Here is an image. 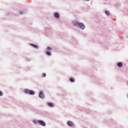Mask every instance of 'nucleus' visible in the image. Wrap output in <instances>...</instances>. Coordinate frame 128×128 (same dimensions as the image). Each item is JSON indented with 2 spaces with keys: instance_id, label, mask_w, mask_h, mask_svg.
<instances>
[{
  "instance_id": "obj_1",
  "label": "nucleus",
  "mask_w": 128,
  "mask_h": 128,
  "mask_svg": "<svg viewBox=\"0 0 128 128\" xmlns=\"http://www.w3.org/2000/svg\"><path fill=\"white\" fill-rule=\"evenodd\" d=\"M73 25L74 26H76V27H80V29H82V30H84L86 28L85 24L84 23H82V22H80L78 21H76V20H74L72 22Z\"/></svg>"
},
{
  "instance_id": "obj_2",
  "label": "nucleus",
  "mask_w": 128,
  "mask_h": 128,
  "mask_svg": "<svg viewBox=\"0 0 128 128\" xmlns=\"http://www.w3.org/2000/svg\"><path fill=\"white\" fill-rule=\"evenodd\" d=\"M24 93L26 94H30L31 96H34L35 94V92L34 90H30L28 88H25V90H24Z\"/></svg>"
},
{
  "instance_id": "obj_3",
  "label": "nucleus",
  "mask_w": 128,
  "mask_h": 128,
  "mask_svg": "<svg viewBox=\"0 0 128 128\" xmlns=\"http://www.w3.org/2000/svg\"><path fill=\"white\" fill-rule=\"evenodd\" d=\"M38 124H40V126H46V124L44 120H38Z\"/></svg>"
},
{
  "instance_id": "obj_4",
  "label": "nucleus",
  "mask_w": 128,
  "mask_h": 128,
  "mask_svg": "<svg viewBox=\"0 0 128 128\" xmlns=\"http://www.w3.org/2000/svg\"><path fill=\"white\" fill-rule=\"evenodd\" d=\"M39 98H44L45 96L43 92H40L39 94Z\"/></svg>"
},
{
  "instance_id": "obj_5",
  "label": "nucleus",
  "mask_w": 128,
  "mask_h": 128,
  "mask_svg": "<svg viewBox=\"0 0 128 128\" xmlns=\"http://www.w3.org/2000/svg\"><path fill=\"white\" fill-rule=\"evenodd\" d=\"M54 16L56 18H60V14L58 12H55V13H54Z\"/></svg>"
},
{
  "instance_id": "obj_6",
  "label": "nucleus",
  "mask_w": 128,
  "mask_h": 128,
  "mask_svg": "<svg viewBox=\"0 0 128 128\" xmlns=\"http://www.w3.org/2000/svg\"><path fill=\"white\" fill-rule=\"evenodd\" d=\"M67 124H68V126H74V124H73L72 122H71V120H68L67 122Z\"/></svg>"
},
{
  "instance_id": "obj_7",
  "label": "nucleus",
  "mask_w": 128,
  "mask_h": 128,
  "mask_svg": "<svg viewBox=\"0 0 128 128\" xmlns=\"http://www.w3.org/2000/svg\"><path fill=\"white\" fill-rule=\"evenodd\" d=\"M48 105L50 106V108H54V106L52 102H48Z\"/></svg>"
},
{
  "instance_id": "obj_8",
  "label": "nucleus",
  "mask_w": 128,
  "mask_h": 128,
  "mask_svg": "<svg viewBox=\"0 0 128 128\" xmlns=\"http://www.w3.org/2000/svg\"><path fill=\"white\" fill-rule=\"evenodd\" d=\"M117 65L118 68H122V65H123L122 62H118Z\"/></svg>"
},
{
  "instance_id": "obj_9",
  "label": "nucleus",
  "mask_w": 128,
  "mask_h": 128,
  "mask_svg": "<svg viewBox=\"0 0 128 128\" xmlns=\"http://www.w3.org/2000/svg\"><path fill=\"white\" fill-rule=\"evenodd\" d=\"M46 53L49 56H50L52 55V52L51 51H50L49 50H47L46 51Z\"/></svg>"
},
{
  "instance_id": "obj_10",
  "label": "nucleus",
  "mask_w": 128,
  "mask_h": 128,
  "mask_svg": "<svg viewBox=\"0 0 128 128\" xmlns=\"http://www.w3.org/2000/svg\"><path fill=\"white\" fill-rule=\"evenodd\" d=\"M30 45L32 46H33L34 47H35L36 48H39V46L38 45H36V44H34L33 43H30Z\"/></svg>"
},
{
  "instance_id": "obj_11",
  "label": "nucleus",
  "mask_w": 128,
  "mask_h": 128,
  "mask_svg": "<svg viewBox=\"0 0 128 128\" xmlns=\"http://www.w3.org/2000/svg\"><path fill=\"white\" fill-rule=\"evenodd\" d=\"M70 82H75V79H74L73 77H70Z\"/></svg>"
},
{
  "instance_id": "obj_12",
  "label": "nucleus",
  "mask_w": 128,
  "mask_h": 128,
  "mask_svg": "<svg viewBox=\"0 0 128 128\" xmlns=\"http://www.w3.org/2000/svg\"><path fill=\"white\" fill-rule=\"evenodd\" d=\"M33 122L35 124H39V120H33Z\"/></svg>"
},
{
  "instance_id": "obj_13",
  "label": "nucleus",
  "mask_w": 128,
  "mask_h": 128,
  "mask_svg": "<svg viewBox=\"0 0 128 128\" xmlns=\"http://www.w3.org/2000/svg\"><path fill=\"white\" fill-rule=\"evenodd\" d=\"M105 13L106 15H108V16H110V12L108 10L105 11Z\"/></svg>"
},
{
  "instance_id": "obj_14",
  "label": "nucleus",
  "mask_w": 128,
  "mask_h": 128,
  "mask_svg": "<svg viewBox=\"0 0 128 128\" xmlns=\"http://www.w3.org/2000/svg\"><path fill=\"white\" fill-rule=\"evenodd\" d=\"M52 48L50 46H48V47H47V50H52Z\"/></svg>"
},
{
  "instance_id": "obj_15",
  "label": "nucleus",
  "mask_w": 128,
  "mask_h": 128,
  "mask_svg": "<svg viewBox=\"0 0 128 128\" xmlns=\"http://www.w3.org/2000/svg\"><path fill=\"white\" fill-rule=\"evenodd\" d=\"M4 96V94H3L2 92L0 90V96Z\"/></svg>"
},
{
  "instance_id": "obj_16",
  "label": "nucleus",
  "mask_w": 128,
  "mask_h": 128,
  "mask_svg": "<svg viewBox=\"0 0 128 128\" xmlns=\"http://www.w3.org/2000/svg\"><path fill=\"white\" fill-rule=\"evenodd\" d=\"M46 73H42V76L44 78H46Z\"/></svg>"
},
{
  "instance_id": "obj_17",
  "label": "nucleus",
  "mask_w": 128,
  "mask_h": 128,
  "mask_svg": "<svg viewBox=\"0 0 128 128\" xmlns=\"http://www.w3.org/2000/svg\"><path fill=\"white\" fill-rule=\"evenodd\" d=\"M19 13H20V14H23L22 11H20Z\"/></svg>"
},
{
  "instance_id": "obj_18",
  "label": "nucleus",
  "mask_w": 128,
  "mask_h": 128,
  "mask_svg": "<svg viewBox=\"0 0 128 128\" xmlns=\"http://www.w3.org/2000/svg\"><path fill=\"white\" fill-rule=\"evenodd\" d=\"M26 60H27V61H30V58H26Z\"/></svg>"
},
{
  "instance_id": "obj_19",
  "label": "nucleus",
  "mask_w": 128,
  "mask_h": 128,
  "mask_svg": "<svg viewBox=\"0 0 128 128\" xmlns=\"http://www.w3.org/2000/svg\"><path fill=\"white\" fill-rule=\"evenodd\" d=\"M84 1H86V2H88V1H90V0H83Z\"/></svg>"
},
{
  "instance_id": "obj_20",
  "label": "nucleus",
  "mask_w": 128,
  "mask_h": 128,
  "mask_svg": "<svg viewBox=\"0 0 128 128\" xmlns=\"http://www.w3.org/2000/svg\"><path fill=\"white\" fill-rule=\"evenodd\" d=\"M48 29H50V28H46V30H48Z\"/></svg>"
}]
</instances>
